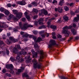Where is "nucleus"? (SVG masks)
I'll use <instances>...</instances> for the list:
<instances>
[{"label": "nucleus", "instance_id": "nucleus-44", "mask_svg": "<svg viewBox=\"0 0 79 79\" xmlns=\"http://www.w3.org/2000/svg\"><path fill=\"white\" fill-rule=\"evenodd\" d=\"M3 16H4V15L2 14H0V19L1 18L3 17Z\"/></svg>", "mask_w": 79, "mask_h": 79}, {"label": "nucleus", "instance_id": "nucleus-29", "mask_svg": "<svg viewBox=\"0 0 79 79\" xmlns=\"http://www.w3.org/2000/svg\"><path fill=\"white\" fill-rule=\"evenodd\" d=\"M39 22H40L41 21L42 22H44V19L42 18H41L38 20Z\"/></svg>", "mask_w": 79, "mask_h": 79}, {"label": "nucleus", "instance_id": "nucleus-1", "mask_svg": "<svg viewBox=\"0 0 79 79\" xmlns=\"http://www.w3.org/2000/svg\"><path fill=\"white\" fill-rule=\"evenodd\" d=\"M6 67L7 69H10L11 71L15 70L17 74H19L21 72L24 71V67H22L21 69H19L18 70L15 69L14 66L12 64H8L6 65Z\"/></svg>", "mask_w": 79, "mask_h": 79}, {"label": "nucleus", "instance_id": "nucleus-41", "mask_svg": "<svg viewBox=\"0 0 79 79\" xmlns=\"http://www.w3.org/2000/svg\"><path fill=\"white\" fill-rule=\"evenodd\" d=\"M33 33H34V34L36 35V34H37V31H33Z\"/></svg>", "mask_w": 79, "mask_h": 79}, {"label": "nucleus", "instance_id": "nucleus-52", "mask_svg": "<svg viewBox=\"0 0 79 79\" xmlns=\"http://www.w3.org/2000/svg\"><path fill=\"white\" fill-rule=\"evenodd\" d=\"M6 75L8 76V77H11V74L10 73H7Z\"/></svg>", "mask_w": 79, "mask_h": 79}, {"label": "nucleus", "instance_id": "nucleus-39", "mask_svg": "<svg viewBox=\"0 0 79 79\" xmlns=\"http://www.w3.org/2000/svg\"><path fill=\"white\" fill-rule=\"evenodd\" d=\"M75 39L76 40H79V37L78 36H76L75 37Z\"/></svg>", "mask_w": 79, "mask_h": 79}, {"label": "nucleus", "instance_id": "nucleus-22", "mask_svg": "<svg viewBox=\"0 0 79 79\" xmlns=\"http://www.w3.org/2000/svg\"><path fill=\"white\" fill-rule=\"evenodd\" d=\"M24 51V49H23L20 52H19V55H23V51Z\"/></svg>", "mask_w": 79, "mask_h": 79}, {"label": "nucleus", "instance_id": "nucleus-46", "mask_svg": "<svg viewBox=\"0 0 79 79\" xmlns=\"http://www.w3.org/2000/svg\"><path fill=\"white\" fill-rule=\"evenodd\" d=\"M7 44H8V45H10V44H11V42H10V41L7 40Z\"/></svg>", "mask_w": 79, "mask_h": 79}, {"label": "nucleus", "instance_id": "nucleus-38", "mask_svg": "<svg viewBox=\"0 0 79 79\" xmlns=\"http://www.w3.org/2000/svg\"><path fill=\"white\" fill-rule=\"evenodd\" d=\"M9 17H10V19H11V18H14V15H10L9 16Z\"/></svg>", "mask_w": 79, "mask_h": 79}, {"label": "nucleus", "instance_id": "nucleus-23", "mask_svg": "<svg viewBox=\"0 0 79 79\" xmlns=\"http://www.w3.org/2000/svg\"><path fill=\"white\" fill-rule=\"evenodd\" d=\"M28 35L27 34H25L23 35V37H27Z\"/></svg>", "mask_w": 79, "mask_h": 79}, {"label": "nucleus", "instance_id": "nucleus-33", "mask_svg": "<svg viewBox=\"0 0 79 79\" xmlns=\"http://www.w3.org/2000/svg\"><path fill=\"white\" fill-rule=\"evenodd\" d=\"M16 59L17 60H19V59H20V56H19V55H18L16 57Z\"/></svg>", "mask_w": 79, "mask_h": 79}, {"label": "nucleus", "instance_id": "nucleus-42", "mask_svg": "<svg viewBox=\"0 0 79 79\" xmlns=\"http://www.w3.org/2000/svg\"><path fill=\"white\" fill-rule=\"evenodd\" d=\"M51 22V20H49L48 21V26H50V22Z\"/></svg>", "mask_w": 79, "mask_h": 79}, {"label": "nucleus", "instance_id": "nucleus-56", "mask_svg": "<svg viewBox=\"0 0 79 79\" xmlns=\"http://www.w3.org/2000/svg\"><path fill=\"white\" fill-rule=\"evenodd\" d=\"M6 50L7 54L8 55L9 54V51H8V49H6Z\"/></svg>", "mask_w": 79, "mask_h": 79}, {"label": "nucleus", "instance_id": "nucleus-51", "mask_svg": "<svg viewBox=\"0 0 79 79\" xmlns=\"http://www.w3.org/2000/svg\"><path fill=\"white\" fill-rule=\"evenodd\" d=\"M24 61V60L23 59H21L19 60V62H21H21H23V61Z\"/></svg>", "mask_w": 79, "mask_h": 79}, {"label": "nucleus", "instance_id": "nucleus-16", "mask_svg": "<svg viewBox=\"0 0 79 79\" xmlns=\"http://www.w3.org/2000/svg\"><path fill=\"white\" fill-rule=\"evenodd\" d=\"M71 31L73 35H76V31L74 29V28L72 29L71 30Z\"/></svg>", "mask_w": 79, "mask_h": 79}, {"label": "nucleus", "instance_id": "nucleus-48", "mask_svg": "<svg viewBox=\"0 0 79 79\" xmlns=\"http://www.w3.org/2000/svg\"><path fill=\"white\" fill-rule=\"evenodd\" d=\"M57 2H57V1L56 0H54L53 2H52V3H57Z\"/></svg>", "mask_w": 79, "mask_h": 79}, {"label": "nucleus", "instance_id": "nucleus-19", "mask_svg": "<svg viewBox=\"0 0 79 79\" xmlns=\"http://www.w3.org/2000/svg\"><path fill=\"white\" fill-rule=\"evenodd\" d=\"M50 27L51 28L53 29L54 30H55V29H56V27L55 25H51Z\"/></svg>", "mask_w": 79, "mask_h": 79}, {"label": "nucleus", "instance_id": "nucleus-5", "mask_svg": "<svg viewBox=\"0 0 79 79\" xmlns=\"http://www.w3.org/2000/svg\"><path fill=\"white\" fill-rule=\"evenodd\" d=\"M13 13L16 15V16L17 18H18L19 19H20L22 16H23V13L22 12L18 13V10H12Z\"/></svg>", "mask_w": 79, "mask_h": 79}, {"label": "nucleus", "instance_id": "nucleus-57", "mask_svg": "<svg viewBox=\"0 0 79 79\" xmlns=\"http://www.w3.org/2000/svg\"><path fill=\"white\" fill-rule=\"evenodd\" d=\"M70 6L71 7H73V3H71L70 4Z\"/></svg>", "mask_w": 79, "mask_h": 79}, {"label": "nucleus", "instance_id": "nucleus-54", "mask_svg": "<svg viewBox=\"0 0 79 79\" xmlns=\"http://www.w3.org/2000/svg\"><path fill=\"white\" fill-rule=\"evenodd\" d=\"M37 18V15H35L33 17V18L34 19H36V18Z\"/></svg>", "mask_w": 79, "mask_h": 79}, {"label": "nucleus", "instance_id": "nucleus-13", "mask_svg": "<svg viewBox=\"0 0 79 79\" xmlns=\"http://www.w3.org/2000/svg\"><path fill=\"white\" fill-rule=\"evenodd\" d=\"M31 52L33 56H34V57H35V56H37V52H34V49H32L31 50Z\"/></svg>", "mask_w": 79, "mask_h": 79}, {"label": "nucleus", "instance_id": "nucleus-30", "mask_svg": "<svg viewBox=\"0 0 79 79\" xmlns=\"http://www.w3.org/2000/svg\"><path fill=\"white\" fill-rule=\"evenodd\" d=\"M40 34L41 35H43V34H45L44 31H42L40 32Z\"/></svg>", "mask_w": 79, "mask_h": 79}, {"label": "nucleus", "instance_id": "nucleus-6", "mask_svg": "<svg viewBox=\"0 0 79 79\" xmlns=\"http://www.w3.org/2000/svg\"><path fill=\"white\" fill-rule=\"evenodd\" d=\"M39 53H40V59L38 60L39 61H42V60L41 59H43L44 56H46L47 55L44 53L43 51H38Z\"/></svg>", "mask_w": 79, "mask_h": 79}, {"label": "nucleus", "instance_id": "nucleus-11", "mask_svg": "<svg viewBox=\"0 0 79 79\" xmlns=\"http://www.w3.org/2000/svg\"><path fill=\"white\" fill-rule=\"evenodd\" d=\"M23 77H27V79H31V78L30 77L28 76V75L26 73H24L23 74Z\"/></svg>", "mask_w": 79, "mask_h": 79}, {"label": "nucleus", "instance_id": "nucleus-4", "mask_svg": "<svg viewBox=\"0 0 79 79\" xmlns=\"http://www.w3.org/2000/svg\"><path fill=\"white\" fill-rule=\"evenodd\" d=\"M32 63L33 64V67L35 69L38 68V69H41L42 68V65L40 62H38L37 60L33 59L32 60Z\"/></svg>", "mask_w": 79, "mask_h": 79}, {"label": "nucleus", "instance_id": "nucleus-43", "mask_svg": "<svg viewBox=\"0 0 79 79\" xmlns=\"http://www.w3.org/2000/svg\"><path fill=\"white\" fill-rule=\"evenodd\" d=\"M28 6L29 8H31V7H32V4H29L28 5Z\"/></svg>", "mask_w": 79, "mask_h": 79}, {"label": "nucleus", "instance_id": "nucleus-9", "mask_svg": "<svg viewBox=\"0 0 79 79\" xmlns=\"http://www.w3.org/2000/svg\"><path fill=\"white\" fill-rule=\"evenodd\" d=\"M41 13H40L39 15L40 16H41L44 13L45 15H47V14H48V12L45 9H43L41 10Z\"/></svg>", "mask_w": 79, "mask_h": 79}, {"label": "nucleus", "instance_id": "nucleus-12", "mask_svg": "<svg viewBox=\"0 0 79 79\" xmlns=\"http://www.w3.org/2000/svg\"><path fill=\"white\" fill-rule=\"evenodd\" d=\"M18 4H19L21 5H25L26 4V2L24 1H19L17 2Z\"/></svg>", "mask_w": 79, "mask_h": 79}, {"label": "nucleus", "instance_id": "nucleus-15", "mask_svg": "<svg viewBox=\"0 0 79 79\" xmlns=\"http://www.w3.org/2000/svg\"><path fill=\"white\" fill-rule=\"evenodd\" d=\"M64 3V2L63 0H61L60 1L59 3V5L60 6H62L63 5V3Z\"/></svg>", "mask_w": 79, "mask_h": 79}, {"label": "nucleus", "instance_id": "nucleus-28", "mask_svg": "<svg viewBox=\"0 0 79 79\" xmlns=\"http://www.w3.org/2000/svg\"><path fill=\"white\" fill-rule=\"evenodd\" d=\"M10 60H11V61L13 62L15 60V58L13 57H11L10 58Z\"/></svg>", "mask_w": 79, "mask_h": 79}, {"label": "nucleus", "instance_id": "nucleus-7", "mask_svg": "<svg viewBox=\"0 0 79 79\" xmlns=\"http://www.w3.org/2000/svg\"><path fill=\"white\" fill-rule=\"evenodd\" d=\"M42 40V38L40 37L38 38V39L35 42V44H34V46L35 48L38 49L39 47L40 46H38L37 45V42H40V41Z\"/></svg>", "mask_w": 79, "mask_h": 79}, {"label": "nucleus", "instance_id": "nucleus-17", "mask_svg": "<svg viewBox=\"0 0 79 79\" xmlns=\"http://www.w3.org/2000/svg\"><path fill=\"white\" fill-rule=\"evenodd\" d=\"M19 29H20V27H19L17 26L14 29V31L15 32H17V31H18L17 30Z\"/></svg>", "mask_w": 79, "mask_h": 79}, {"label": "nucleus", "instance_id": "nucleus-31", "mask_svg": "<svg viewBox=\"0 0 79 79\" xmlns=\"http://www.w3.org/2000/svg\"><path fill=\"white\" fill-rule=\"evenodd\" d=\"M26 18L27 19H28V21H30V19L31 18H30V16L28 15H27L26 16Z\"/></svg>", "mask_w": 79, "mask_h": 79}, {"label": "nucleus", "instance_id": "nucleus-37", "mask_svg": "<svg viewBox=\"0 0 79 79\" xmlns=\"http://www.w3.org/2000/svg\"><path fill=\"white\" fill-rule=\"evenodd\" d=\"M18 39H14V40H13V42H18Z\"/></svg>", "mask_w": 79, "mask_h": 79}, {"label": "nucleus", "instance_id": "nucleus-60", "mask_svg": "<svg viewBox=\"0 0 79 79\" xmlns=\"http://www.w3.org/2000/svg\"><path fill=\"white\" fill-rule=\"evenodd\" d=\"M44 23L43 22H39V24L40 25H42V24H44Z\"/></svg>", "mask_w": 79, "mask_h": 79}, {"label": "nucleus", "instance_id": "nucleus-3", "mask_svg": "<svg viewBox=\"0 0 79 79\" xmlns=\"http://www.w3.org/2000/svg\"><path fill=\"white\" fill-rule=\"evenodd\" d=\"M73 27L72 26H69V27H68L66 26L64 27L63 28V34H65L64 35L66 37H68L69 35V34H70V32L68 31V29H71Z\"/></svg>", "mask_w": 79, "mask_h": 79}, {"label": "nucleus", "instance_id": "nucleus-34", "mask_svg": "<svg viewBox=\"0 0 79 79\" xmlns=\"http://www.w3.org/2000/svg\"><path fill=\"white\" fill-rule=\"evenodd\" d=\"M4 10V9L3 7L0 8V11H1V12H3Z\"/></svg>", "mask_w": 79, "mask_h": 79}, {"label": "nucleus", "instance_id": "nucleus-8", "mask_svg": "<svg viewBox=\"0 0 79 79\" xmlns=\"http://www.w3.org/2000/svg\"><path fill=\"white\" fill-rule=\"evenodd\" d=\"M50 42V44L49 45V48H51L53 47V45H56L55 41L51 40Z\"/></svg>", "mask_w": 79, "mask_h": 79}, {"label": "nucleus", "instance_id": "nucleus-63", "mask_svg": "<svg viewBox=\"0 0 79 79\" xmlns=\"http://www.w3.org/2000/svg\"><path fill=\"white\" fill-rule=\"evenodd\" d=\"M36 26H37V22L35 21L34 22Z\"/></svg>", "mask_w": 79, "mask_h": 79}, {"label": "nucleus", "instance_id": "nucleus-55", "mask_svg": "<svg viewBox=\"0 0 79 79\" xmlns=\"http://www.w3.org/2000/svg\"><path fill=\"white\" fill-rule=\"evenodd\" d=\"M22 21H23L24 22H25L26 21V18H22Z\"/></svg>", "mask_w": 79, "mask_h": 79}, {"label": "nucleus", "instance_id": "nucleus-45", "mask_svg": "<svg viewBox=\"0 0 79 79\" xmlns=\"http://www.w3.org/2000/svg\"><path fill=\"white\" fill-rule=\"evenodd\" d=\"M73 39V38L72 37H71L69 38V39L68 40V42H70L71 40H72Z\"/></svg>", "mask_w": 79, "mask_h": 79}, {"label": "nucleus", "instance_id": "nucleus-47", "mask_svg": "<svg viewBox=\"0 0 79 79\" xmlns=\"http://www.w3.org/2000/svg\"><path fill=\"white\" fill-rule=\"evenodd\" d=\"M2 72L3 73H6V69H3L2 70Z\"/></svg>", "mask_w": 79, "mask_h": 79}, {"label": "nucleus", "instance_id": "nucleus-58", "mask_svg": "<svg viewBox=\"0 0 79 79\" xmlns=\"http://www.w3.org/2000/svg\"><path fill=\"white\" fill-rule=\"evenodd\" d=\"M3 44V41H2L1 40H0V44Z\"/></svg>", "mask_w": 79, "mask_h": 79}, {"label": "nucleus", "instance_id": "nucleus-21", "mask_svg": "<svg viewBox=\"0 0 79 79\" xmlns=\"http://www.w3.org/2000/svg\"><path fill=\"white\" fill-rule=\"evenodd\" d=\"M5 13L6 15H9V13H10V12L7 10H5Z\"/></svg>", "mask_w": 79, "mask_h": 79}, {"label": "nucleus", "instance_id": "nucleus-2", "mask_svg": "<svg viewBox=\"0 0 79 79\" xmlns=\"http://www.w3.org/2000/svg\"><path fill=\"white\" fill-rule=\"evenodd\" d=\"M19 26L20 27H21V29L23 31H25L27 29L28 27H33V25H29L27 23H25L23 25L22 22L19 23Z\"/></svg>", "mask_w": 79, "mask_h": 79}, {"label": "nucleus", "instance_id": "nucleus-24", "mask_svg": "<svg viewBox=\"0 0 79 79\" xmlns=\"http://www.w3.org/2000/svg\"><path fill=\"white\" fill-rule=\"evenodd\" d=\"M64 9L65 11H69V8L67 7V6H65L64 7Z\"/></svg>", "mask_w": 79, "mask_h": 79}, {"label": "nucleus", "instance_id": "nucleus-49", "mask_svg": "<svg viewBox=\"0 0 79 79\" xmlns=\"http://www.w3.org/2000/svg\"><path fill=\"white\" fill-rule=\"evenodd\" d=\"M33 36V35H28V37H29V38H32Z\"/></svg>", "mask_w": 79, "mask_h": 79}, {"label": "nucleus", "instance_id": "nucleus-61", "mask_svg": "<svg viewBox=\"0 0 79 79\" xmlns=\"http://www.w3.org/2000/svg\"><path fill=\"white\" fill-rule=\"evenodd\" d=\"M39 29H43V26H42V25L40 27H39Z\"/></svg>", "mask_w": 79, "mask_h": 79}, {"label": "nucleus", "instance_id": "nucleus-36", "mask_svg": "<svg viewBox=\"0 0 79 79\" xmlns=\"http://www.w3.org/2000/svg\"><path fill=\"white\" fill-rule=\"evenodd\" d=\"M57 37H58V38H59V39H61V37H62L61 35L60 34H58L57 35Z\"/></svg>", "mask_w": 79, "mask_h": 79}, {"label": "nucleus", "instance_id": "nucleus-27", "mask_svg": "<svg viewBox=\"0 0 79 79\" xmlns=\"http://www.w3.org/2000/svg\"><path fill=\"white\" fill-rule=\"evenodd\" d=\"M32 38V39H34V40L35 41H35H36V40H36L37 39V37H36V36H35L33 35Z\"/></svg>", "mask_w": 79, "mask_h": 79}, {"label": "nucleus", "instance_id": "nucleus-14", "mask_svg": "<svg viewBox=\"0 0 79 79\" xmlns=\"http://www.w3.org/2000/svg\"><path fill=\"white\" fill-rule=\"evenodd\" d=\"M13 53H16L18 52V48L16 47H15L13 50Z\"/></svg>", "mask_w": 79, "mask_h": 79}, {"label": "nucleus", "instance_id": "nucleus-59", "mask_svg": "<svg viewBox=\"0 0 79 79\" xmlns=\"http://www.w3.org/2000/svg\"><path fill=\"white\" fill-rule=\"evenodd\" d=\"M14 21H18V19H17L16 17H14Z\"/></svg>", "mask_w": 79, "mask_h": 79}, {"label": "nucleus", "instance_id": "nucleus-40", "mask_svg": "<svg viewBox=\"0 0 79 79\" xmlns=\"http://www.w3.org/2000/svg\"><path fill=\"white\" fill-rule=\"evenodd\" d=\"M9 39H10V40L13 41V40H14V38L13 37H10L9 38Z\"/></svg>", "mask_w": 79, "mask_h": 79}, {"label": "nucleus", "instance_id": "nucleus-35", "mask_svg": "<svg viewBox=\"0 0 79 79\" xmlns=\"http://www.w3.org/2000/svg\"><path fill=\"white\" fill-rule=\"evenodd\" d=\"M15 47H16V48L18 49H21V47H20V45H17V46H15Z\"/></svg>", "mask_w": 79, "mask_h": 79}, {"label": "nucleus", "instance_id": "nucleus-50", "mask_svg": "<svg viewBox=\"0 0 79 79\" xmlns=\"http://www.w3.org/2000/svg\"><path fill=\"white\" fill-rule=\"evenodd\" d=\"M24 14L26 16H27V15H28V13H27V12L26 11L25 12Z\"/></svg>", "mask_w": 79, "mask_h": 79}, {"label": "nucleus", "instance_id": "nucleus-20", "mask_svg": "<svg viewBox=\"0 0 79 79\" xmlns=\"http://www.w3.org/2000/svg\"><path fill=\"white\" fill-rule=\"evenodd\" d=\"M31 4L33 5L34 6H37V5H38V4L37 3V2L34 1L31 2Z\"/></svg>", "mask_w": 79, "mask_h": 79}, {"label": "nucleus", "instance_id": "nucleus-25", "mask_svg": "<svg viewBox=\"0 0 79 79\" xmlns=\"http://www.w3.org/2000/svg\"><path fill=\"white\" fill-rule=\"evenodd\" d=\"M65 21H66L68 19V18L66 16H64L63 17Z\"/></svg>", "mask_w": 79, "mask_h": 79}, {"label": "nucleus", "instance_id": "nucleus-62", "mask_svg": "<svg viewBox=\"0 0 79 79\" xmlns=\"http://www.w3.org/2000/svg\"><path fill=\"white\" fill-rule=\"evenodd\" d=\"M27 54V52H26L24 51V52H23V55H26Z\"/></svg>", "mask_w": 79, "mask_h": 79}, {"label": "nucleus", "instance_id": "nucleus-32", "mask_svg": "<svg viewBox=\"0 0 79 79\" xmlns=\"http://www.w3.org/2000/svg\"><path fill=\"white\" fill-rule=\"evenodd\" d=\"M60 77L61 79H68L67 77H65L64 76H61Z\"/></svg>", "mask_w": 79, "mask_h": 79}, {"label": "nucleus", "instance_id": "nucleus-53", "mask_svg": "<svg viewBox=\"0 0 79 79\" xmlns=\"http://www.w3.org/2000/svg\"><path fill=\"white\" fill-rule=\"evenodd\" d=\"M7 6L8 7H11V4H8L7 5Z\"/></svg>", "mask_w": 79, "mask_h": 79}, {"label": "nucleus", "instance_id": "nucleus-10", "mask_svg": "<svg viewBox=\"0 0 79 79\" xmlns=\"http://www.w3.org/2000/svg\"><path fill=\"white\" fill-rule=\"evenodd\" d=\"M55 11H58L59 13H61L63 11V9L61 7H58V8H55Z\"/></svg>", "mask_w": 79, "mask_h": 79}, {"label": "nucleus", "instance_id": "nucleus-26", "mask_svg": "<svg viewBox=\"0 0 79 79\" xmlns=\"http://www.w3.org/2000/svg\"><path fill=\"white\" fill-rule=\"evenodd\" d=\"M33 12H35V13H37V12H38V10L35 9L33 8Z\"/></svg>", "mask_w": 79, "mask_h": 79}, {"label": "nucleus", "instance_id": "nucleus-18", "mask_svg": "<svg viewBox=\"0 0 79 79\" xmlns=\"http://www.w3.org/2000/svg\"><path fill=\"white\" fill-rule=\"evenodd\" d=\"M74 20L76 21V22H77L79 20V15H77V17L75 18Z\"/></svg>", "mask_w": 79, "mask_h": 79}, {"label": "nucleus", "instance_id": "nucleus-64", "mask_svg": "<svg viewBox=\"0 0 79 79\" xmlns=\"http://www.w3.org/2000/svg\"><path fill=\"white\" fill-rule=\"evenodd\" d=\"M73 26L74 27H76V25L75 23H73Z\"/></svg>", "mask_w": 79, "mask_h": 79}]
</instances>
